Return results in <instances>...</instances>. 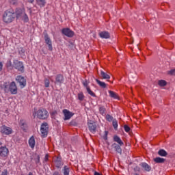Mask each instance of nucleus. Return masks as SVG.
Instances as JSON below:
<instances>
[{"mask_svg":"<svg viewBox=\"0 0 175 175\" xmlns=\"http://www.w3.org/2000/svg\"><path fill=\"white\" fill-rule=\"evenodd\" d=\"M106 120H107V121H109V122H111V121L114 120H113V116H111L110 115L106 116Z\"/></svg>","mask_w":175,"mask_h":175,"instance_id":"obj_37","label":"nucleus"},{"mask_svg":"<svg viewBox=\"0 0 175 175\" xmlns=\"http://www.w3.org/2000/svg\"><path fill=\"white\" fill-rule=\"evenodd\" d=\"M40 162V157L38 156L37 159H36V163H39Z\"/></svg>","mask_w":175,"mask_h":175,"instance_id":"obj_43","label":"nucleus"},{"mask_svg":"<svg viewBox=\"0 0 175 175\" xmlns=\"http://www.w3.org/2000/svg\"><path fill=\"white\" fill-rule=\"evenodd\" d=\"M62 33L67 36L68 38H73L75 36V32L69 28H64L62 30Z\"/></svg>","mask_w":175,"mask_h":175,"instance_id":"obj_7","label":"nucleus"},{"mask_svg":"<svg viewBox=\"0 0 175 175\" xmlns=\"http://www.w3.org/2000/svg\"><path fill=\"white\" fill-rule=\"evenodd\" d=\"M19 124H20V126L22 128V129L25 131V128H27V123L24 121V120H21Z\"/></svg>","mask_w":175,"mask_h":175,"instance_id":"obj_27","label":"nucleus"},{"mask_svg":"<svg viewBox=\"0 0 175 175\" xmlns=\"http://www.w3.org/2000/svg\"><path fill=\"white\" fill-rule=\"evenodd\" d=\"M28 175H33L32 172H29Z\"/></svg>","mask_w":175,"mask_h":175,"instance_id":"obj_51","label":"nucleus"},{"mask_svg":"<svg viewBox=\"0 0 175 175\" xmlns=\"http://www.w3.org/2000/svg\"><path fill=\"white\" fill-rule=\"evenodd\" d=\"M99 111L100 113V114H102L103 116L106 114V108H105V107H100L99 109Z\"/></svg>","mask_w":175,"mask_h":175,"instance_id":"obj_35","label":"nucleus"},{"mask_svg":"<svg viewBox=\"0 0 175 175\" xmlns=\"http://www.w3.org/2000/svg\"><path fill=\"white\" fill-rule=\"evenodd\" d=\"M158 154L160 157H166V155H167V152L163 149L159 150Z\"/></svg>","mask_w":175,"mask_h":175,"instance_id":"obj_28","label":"nucleus"},{"mask_svg":"<svg viewBox=\"0 0 175 175\" xmlns=\"http://www.w3.org/2000/svg\"><path fill=\"white\" fill-rule=\"evenodd\" d=\"M101 39H110V33L109 31H103L98 33Z\"/></svg>","mask_w":175,"mask_h":175,"instance_id":"obj_14","label":"nucleus"},{"mask_svg":"<svg viewBox=\"0 0 175 175\" xmlns=\"http://www.w3.org/2000/svg\"><path fill=\"white\" fill-rule=\"evenodd\" d=\"M48 79L51 81V83H55V84H62L64 83V75L58 74L55 77V81L53 79V77H48Z\"/></svg>","mask_w":175,"mask_h":175,"instance_id":"obj_3","label":"nucleus"},{"mask_svg":"<svg viewBox=\"0 0 175 175\" xmlns=\"http://www.w3.org/2000/svg\"><path fill=\"white\" fill-rule=\"evenodd\" d=\"M87 92L89 94V95H90L91 96H93L94 98H95V96H96V95H95V93H94V92H92V90H91V88H87Z\"/></svg>","mask_w":175,"mask_h":175,"instance_id":"obj_32","label":"nucleus"},{"mask_svg":"<svg viewBox=\"0 0 175 175\" xmlns=\"http://www.w3.org/2000/svg\"><path fill=\"white\" fill-rule=\"evenodd\" d=\"M9 91L12 95L17 94L18 89H17V85H16V82L12 81L10 83L9 85Z\"/></svg>","mask_w":175,"mask_h":175,"instance_id":"obj_6","label":"nucleus"},{"mask_svg":"<svg viewBox=\"0 0 175 175\" xmlns=\"http://www.w3.org/2000/svg\"><path fill=\"white\" fill-rule=\"evenodd\" d=\"M89 130L92 133H95L96 132V124L93 123L88 124Z\"/></svg>","mask_w":175,"mask_h":175,"instance_id":"obj_17","label":"nucleus"},{"mask_svg":"<svg viewBox=\"0 0 175 175\" xmlns=\"http://www.w3.org/2000/svg\"><path fill=\"white\" fill-rule=\"evenodd\" d=\"M6 66L7 68H9L10 66H12V62L10 60H9L7 64H6Z\"/></svg>","mask_w":175,"mask_h":175,"instance_id":"obj_42","label":"nucleus"},{"mask_svg":"<svg viewBox=\"0 0 175 175\" xmlns=\"http://www.w3.org/2000/svg\"><path fill=\"white\" fill-rule=\"evenodd\" d=\"M49 116V111L44 108H40L33 113V117L38 120H47Z\"/></svg>","mask_w":175,"mask_h":175,"instance_id":"obj_2","label":"nucleus"},{"mask_svg":"<svg viewBox=\"0 0 175 175\" xmlns=\"http://www.w3.org/2000/svg\"><path fill=\"white\" fill-rule=\"evenodd\" d=\"M44 40L46 44L48 45V49L49 51H53V42H51V39H50V37H49V35L46 34L44 36Z\"/></svg>","mask_w":175,"mask_h":175,"instance_id":"obj_12","label":"nucleus"},{"mask_svg":"<svg viewBox=\"0 0 175 175\" xmlns=\"http://www.w3.org/2000/svg\"><path fill=\"white\" fill-rule=\"evenodd\" d=\"M0 132L2 135H12L13 133V129L12 128L3 125L0 127Z\"/></svg>","mask_w":175,"mask_h":175,"instance_id":"obj_5","label":"nucleus"},{"mask_svg":"<svg viewBox=\"0 0 175 175\" xmlns=\"http://www.w3.org/2000/svg\"><path fill=\"white\" fill-rule=\"evenodd\" d=\"M3 68V64L2 62H0V72L2 70V68Z\"/></svg>","mask_w":175,"mask_h":175,"instance_id":"obj_46","label":"nucleus"},{"mask_svg":"<svg viewBox=\"0 0 175 175\" xmlns=\"http://www.w3.org/2000/svg\"><path fill=\"white\" fill-rule=\"evenodd\" d=\"M133 171L135 172L134 175H140V167L136 166L134 167Z\"/></svg>","mask_w":175,"mask_h":175,"instance_id":"obj_30","label":"nucleus"},{"mask_svg":"<svg viewBox=\"0 0 175 175\" xmlns=\"http://www.w3.org/2000/svg\"><path fill=\"white\" fill-rule=\"evenodd\" d=\"M167 84V83L166 82V81L165 80H159L158 81V85L160 86V87H165V85H166Z\"/></svg>","mask_w":175,"mask_h":175,"instance_id":"obj_31","label":"nucleus"},{"mask_svg":"<svg viewBox=\"0 0 175 175\" xmlns=\"http://www.w3.org/2000/svg\"><path fill=\"white\" fill-rule=\"evenodd\" d=\"M57 112L56 110L52 111L51 112V116H52V117H54L55 116H57Z\"/></svg>","mask_w":175,"mask_h":175,"instance_id":"obj_40","label":"nucleus"},{"mask_svg":"<svg viewBox=\"0 0 175 175\" xmlns=\"http://www.w3.org/2000/svg\"><path fill=\"white\" fill-rule=\"evenodd\" d=\"M139 166H141L145 172H151V166L147 164V163H141Z\"/></svg>","mask_w":175,"mask_h":175,"instance_id":"obj_15","label":"nucleus"},{"mask_svg":"<svg viewBox=\"0 0 175 175\" xmlns=\"http://www.w3.org/2000/svg\"><path fill=\"white\" fill-rule=\"evenodd\" d=\"M9 155V149L6 146H1L0 148V157L1 158H6Z\"/></svg>","mask_w":175,"mask_h":175,"instance_id":"obj_10","label":"nucleus"},{"mask_svg":"<svg viewBox=\"0 0 175 175\" xmlns=\"http://www.w3.org/2000/svg\"><path fill=\"white\" fill-rule=\"evenodd\" d=\"M44 161H45V162H47V161H49V154L45 155Z\"/></svg>","mask_w":175,"mask_h":175,"instance_id":"obj_45","label":"nucleus"},{"mask_svg":"<svg viewBox=\"0 0 175 175\" xmlns=\"http://www.w3.org/2000/svg\"><path fill=\"white\" fill-rule=\"evenodd\" d=\"M109 94L110 98H113V99H120V96H118V94L116 93L115 92L109 90Z\"/></svg>","mask_w":175,"mask_h":175,"instance_id":"obj_20","label":"nucleus"},{"mask_svg":"<svg viewBox=\"0 0 175 175\" xmlns=\"http://www.w3.org/2000/svg\"><path fill=\"white\" fill-rule=\"evenodd\" d=\"M16 81L19 83L21 88H24L27 85V80L22 76H17Z\"/></svg>","mask_w":175,"mask_h":175,"instance_id":"obj_9","label":"nucleus"},{"mask_svg":"<svg viewBox=\"0 0 175 175\" xmlns=\"http://www.w3.org/2000/svg\"><path fill=\"white\" fill-rule=\"evenodd\" d=\"M84 98H85V96H84V94L82 92L78 94L79 100H80L81 102H83V100H84Z\"/></svg>","mask_w":175,"mask_h":175,"instance_id":"obj_29","label":"nucleus"},{"mask_svg":"<svg viewBox=\"0 0 175 175\" xmlns=\"http://www.w3.org/2000/svg\"><path fill=\"white\" fill-rule=\"evenodd\" d=\"M25 13V10L24 9H17L16 10L14 14H15V17L17 20L18 19H21V18L23 17V14Z\"/></svg>","mask_w":175,"mask_h":175,"instance_id":"obj_11","label":"nucleus"},{"mask_svg":"<svg viewBox=\"0 0 175 175\" xmlns=\"http://www.w3.org/2000/svg\"><path fill=\"white\" fill-rule=\"evenodd\" d=\"M44 81L46 88H49L50 87V79H45Z\"/></svg>","mask_w":175,"mask_h":175,"instance_id":"obj_34","label":"nucleus"},{"mask_svg":"<svg viewBox=\"0 0 175 175\" xmlns=\"http://www.w3.org/2000/svg\"><path fill=\"white\" fill-rule=\"evenodd\" d=\"M29 146L31 148H35V137L31 136L29 139Z\"/></svg>","mask_w":175,"mask_h":175,"instance_id":"obj_21","label":"nucleus"},{"mask_svg":"<svg viewBox=\"0 0 175 175\" xmlns=\"http://www.w3.org/2000/svg\"><path fill=\"white\" fill-rule=\"evenodd\" d=\"M94 175H101L100 174H99V172H94Z\"/></svg>","mask_w":175,"mask_h":175,"instance_id":"obj_50","label":"nucleus"},{"mask_svg":"<svg viewBox=\"0 0 175 175\" xmlns=\"http://www.w3.org/2000/svg\"><path fill=\"white\" fill-rule=\"evenodd\" d=\"M113 142L118 143L120 146H124V142L118 135L113 136Z\"/></svg>","mask_w":175,"mask_h":175,"instance_id":"obj_18","label":"nucleus"},{"mask_svg":"<svg viewBox=\"0 0 175 175\" xmlns=\"http://www.w3.org/2000/svg\"><path fill=\"white\" fill-rule=\"evenodd\" d=\"M27 2H29V3H32L33 2H35V0H27Z\"/></svg>","mask_w":175,"mask_h":175,"instance_id":"obj_48","label":"nucleus"},{"mask_svg":"<svg viewBox=\"0 0 175 175\" xmlns=\"http://www.w3.org/2000/svg\"><path fill=\"white\" fill-rule=\"evenodd\" d=\"M40 132L42 137H46L49 133V124L47 122H43L41 124Z\"/></svg>","mask_w":175,"mask_h":175,"instance_id":"obj_4","label":"nucleus"},{"mask_svg":"<svg viewBox=\"0 0 175 175\" xmlns=\"http://www.w3.org/2000/svg\"><path fill=\"white\" fill-rule=\"evenodd\" d=\"M14 64L15 66V69H17V70H18L19 72H24V65L23 64V62L16 60L14 62Z\"/></svg>","mask_w":175,"mask_h":175,"instance_id":"obj_13","label":"nucleus"},{"mask_svg":"<svg viewBox=\"0 0 175 175\" xmlns=\"http://www.w3.org/2000/svg\"><path fill=\"white\" fill-rule=\"evenodd\" d=\"M96 81L97 84H98L101 88H106V87H107V85L105 82H102V81H99L98 79H96Z\"/></svg>","mask_w":175,"mask_h":175,"instance_id":"obj_25","label":"nucleus"},{"mask_svg":"<svg viewBox=\"0 0 175 175\" xmlns=\"http://www.w3.org/2000/svg\"><path fill=\"white\" fill-rule=\"evenodd\" d=\"M1 175H8V171L3 172Z\"/></svg>","mask_w":175,"mask_h":175,"instance_id":"obj_47","label":"nucleus"},{"mask_svg":"<svg viewBox=\"0 0 175 175\" xmlns=\"http://www.w3.org/2000/svg\"><path fill=\"white\" fill-rule=\"evenodd\" d=\"M53 175H61V174H59V172H55L53 173Z\"/></svg>","mask_w":175,"mask_h":175,"instance_id":"obj_49","label":"nucleus"},{"mask_svg":"<svg viewBox=\"0 0 175 175\" xmlns=\"http://www.w3.org/2000/svg\"><path fill=\"white\" fill-rule=\"evenodd\" d=\"M83 85L86 88V90L88 88H90V86H88V82H87V81L83 82Z\"/></svg>","mask_w":175,"mask_h":175,"instance_id":"obj_39","label":"nucleus"},{"mask_svg":"<svg viewBox=\"0 0 175 175\" xmlns=\"http://www.w3.org/2000/svg\"><path fill=\"white\" fill-rule=\"evenodd\" d=\"M3 87H4V88H5V89H6V88H8L9 84L8 83V82L4 83Z\"/></svg>","mask_w":175,"mask_h":175,"instance_id":"obj_44","label":"nucleus"},{"mask_svg":"<svg viewBox=\"0 0 175 175\" xmlns=\"http://www.w3.org/2000/svg\"><path fill=\"white\" fill-rule=\"evenodd\" d=\"M112 125H113L114 129H117L118 128V122H117V120L114 119L112 121Z\"/></svg>","mask_w":175,"mask_h":175,"instance_id":"obj_33","label":"nucleus"},{"mask_svg":"<svg viewBox=\"0 0 175 175\" xmlns=\"http://www.w3.org/2000/svg\"><path fill=\"white\" fill-rule=\"evenodd\" d=\"M37 5L40 8H44V6H46V0H36Z\"/></svg>","mask_w":175,"mask_h":175,"instance_id":"obj_23","label":"nucleus"},{"mask_svg":"<svg viewBox=\"0 0 175 175\" xmlns=\"http://www.w3.org/2000/svg\"><path fill=\"white\" fill-rule=\"evenodd\" d=\"M112 146H113V148L115 149V151H116V152H118V154H122V149H121V146L117 144H113Z\"/></svg>","mask_w":175,"mask_h":175,"instance_id":"obj_19","label":"nucleus"},{"mask_svg":"<svg viewBox=\"0 0 175 175\" xmlns=\"http://www.w3.org/2000/svg\"><path fill=\"white\" fill-rule=\"evenodd\" d=\"M100 77L102 79L107 80V81H109V80H110V75H109L107 73L105 72L103 70L100 71Z\"/></svg>","mask_w":175,"mask_h":175,"instance_id":"obj_16","label":"nucleus"},{"mask_svg":"<svg viewBox=\"0 0 175 175\" xmlns=\"http://www.w3.org/2000/svg\"><path fill=\"white\" fill-rule=\"evenodd\" d=\"M165 159L161 157H156L154 159L155 163H165Z\"/></svg>","mask_w":175,"mask_h":175,"instance_id":"obj_24","label":"nucleus"},{"mask_svg":"<svg viewBox=\"0 0 175 175\" xmlns=\"http://www.w3.org/2000/svg\"><path fill=\"white\" fill-rule=\"evenodd\" d=\"M16 18V14L13 10H6L3 15V21L5 24H10L13 23Z\"/></svg>","mask_w":175,"mask_h":175,"instance_id":"obj_1","label":"nucleus"},{"mask_svg":"<svg viewBox=\"0 0 175 175\" xmlns=\"http://www.w3.org/2000/svg\"><path fill=\"white\" fill-rule=\"evenodd\" d=\"M62 113L64 116V121H68V120H70V118H72V117H73V116H75L74 113L70 112L68 109H64L62 111Z\"/></svg>","mask_w":175,"mask_h":175,"instance_id":"obj_8","label":"nucleus"},{"mask_svg":"<svg viewBox=\"0 0 175 175\" xmlns=\"http://www.w3.org/2000/svg\"><path fill=\"white\" fill-rule=\"evenodd\" d=\"M21 20L25 23H28V21H29V18L28 17L27 13H24L23 16L21 18Z\"/></svg>","mask_w":175,"mask_h":175,"instance_id":"obj_26","label":"nucleus"},{"mask_svg":"<svg viewBox=\"0 0 175 175\" xmlns=\"http://www.w3.org/2000/svg\"><path fill=\"white\" fill-rule=\"evenodd\" d=\"M124 129L125 132L128 133L131 131V127H129L128 125H124Z\"/></svg>","mask_w":175,"mask_h":175,"instance_id":"obj_38","label":"nucleus"},{"mask_svg":"<svg viewBox=\"0 0 175 175\" xmlns=\"http://www.w3.org/2000/svg\"><path fill=\"white\" fill-rule=\"evenodd\" d=\"M167 75H169L170 76H175V68L167 71Z\"/></svg>","mask_w":175,"mask_h":175,"instance_id":"obj_36","label":"nucleus"},{"mask_svg":"<svg viewBox=\"0 0 175 175\" xmlns=\"http://www.w3.org/2000/svg\"><path fill=\"white\" fill-rule=\"evenodd\" d=\"M62 172L64 175H69V173H70V168L68 165H64Z\"/></svg>","mask_w":175,"mask_h":175,"instance_id":"obj_22","label":"nucleus"},{"mask_svg":"<svg viewBox=\"0 0 175 175\" xmlns=\"http://www.w3.org/2000/svg\"><path fill=\"white\" fill-rule=\"evenodd\" d=\"M10 3H12V5H16L17 4V0H10Z\"/></svg>","mask_w":175,"mask_h":175,"instance_id":"obj_41","label":"nucleus"}]
</instances>
